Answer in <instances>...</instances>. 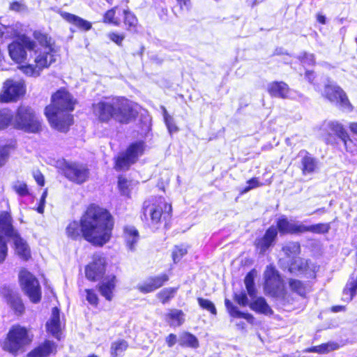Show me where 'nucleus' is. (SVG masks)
<instances>
[{
  "instance_id": "obj_1",
  "label": "nucleus",
  "mask_w": 357,
  "mask_h": 357,
  "mask_svg": "<svg viewBox=\"0 0 357 357\" xmlns=\"http://www.w3.org/2000/svg\"><path fill=\"white\" fill-rule=\"evenodd\" d=\"M32 36L33 40L25 33L15 34L8 45V52L24 75L36 77L55 62L54 41L41 30H34Z\"/></svg>"
},
{
  "instance_id": "obj_2",
  "label": "nucleus",
  "mask_w": 357,
  "mask_h": 357,
  "mask_svg": "<svg viewBox=\"0 0 357 357\" xmlns=\"http://www.w3.org/2000/svg\"><path fill=\"white\" fill-rule=\"evenodd\" d=\"M115 220L112 213L96 203L89 204L79 221H71L66 228L67 236L74 241L84 238L95 247H102L112 238Z\"/></svg>"
},
{
  "instance_id": "obj_3",
  "label": "nucleus",
  "mask_w": 357,
  "mask_h": 357,
  "mask_svg": "<svg viewBox=\"0 0 357 357\" xmlns=\"http://www.w3.org/2000/svg\"><path fill=\"white\" fill-rule=\"evenodd\" d=\"M96 120L101 123H109L112 120L121 125L135 121L139 115L141 106L121 96H109L91 105Z\"/></svg>"
},
{
  "instance_id": "obj_4",
  "label": "nucleus",
  "mask_w": 357,
  "mask_h": 357,
  "mask_svg": "<svg viewBox=\"0 0 357 357\" xmlns=\"http://www.w3.org/2000/svg\"><path fill=\"white\" fill-rule=\"evenodd\" d=\"M140 219L155 229L167 230L172 224V205L162 196L146 199L142 205Z\"/></svg>"
},
{
  "instance_id": "obj_5",
  "label": "nucleus",
  "mask_w": 357,
  "mask_h": 357,
  "mask_svg": "<svg viewBox=\"0 0 357 357\" xmlns=\"http://www.w3.org/2000/svg\"><path fill=\"white\" fill-rule=\"evenodd\" d=\"M91 261L84 267L85 277L92 282L100 281L96 286L97 289L105 300L111 301L116 287V276L111 274L104 278L107 271V261L103 253L96 252L91 255Z\"/></svg>"
},
{
  "instance_id": "obj_6",
  "label": "nucleus",
  "mask_w": 357,
  "mask_h": 357,
  "mask_svg": "<svg viewBox=\"0 0 357 357\" xmlns=\"http://www.w3.org/2000/svg\"><path fill=\"white\" fill-rule=\"evenodd\" d=\"M33 335L29 330L20 324H14L10 326L5 338L1 342V348L16 356L25 351L26 348L33 342Z\"/></svg>"
},
{
  "instance_id": "obj_7",
  "label": "nucleus",
  "mask_w": 357,
  "mask_h": 357,
  "mask_svg": "<svg viewBox=\"0 0 357 357\" xmlns=\"http://www.w3.org/2000/svg\"><path fill=\"white\" fill-rule=\"evenodd\" d=\"M102 22L114 26L123 25L126 31L137 33L140 26L138 19L129 8L115 6L107 10L102 15Z\"/></svg>"
},
{
  "instance_id": "obj_8",
  "label": "nucleus",
  "mask_w": 357,
  "mask_h": 357,
  "mask_svg": "<svg viewBox=\"0 0 357 357\" xmlns=\"http://www.w3.org/2000/svg\"><path fill=\"white\" fill-rule=\"evenodd\" d=\"M15 128L25 132L37 134L43 130V119L30 106L20 105L15 112Z\"/></svg>"
},
{
  "instance_id": "obj_9",
  "label": "nucleus",
  "mask_w": 357,
  "mask_h": 357,
  "mask_svg": "<svg viewBox=\"0 0 357 357\" xmlns=\"http://www.w3.org/2000/svg\"><path fill=\"white\" fill-rule=\"evenodd\" d=\"M145 150L144 141H137L128 145L126 151L114 158V169L117 171H128L135 164Z\"/></svg>"
},
{
  "instance_id": "obj_10",
  "label": "nucleus",
  "mask_w": 357,
  "mask_h": 357,
  "mask_svg": "<svg viewBox=\"0 0 357 357\" xmlns=\"http://www.w3.org/2000/svg\"><path fill=\"white\" fill-rule=\"evenodd\" d=\"M77 104L73 95L66 87H61L52 94L50 104L45 106L44 112L70 113Z\"/></svg>"
},
{
  "instance_id": "obj_11",
  "label": "nucleus",
  "mask_w": 357,
  "mask_h": 357,
  "mask_svg": "<svg viewBox=\"0 0 357 357\" xmlns=\"http://www.w3.org/2000/svg\"><path fill=\"white\" fill-rule=\"evenodd\" d=\"M19 283L22 290L33 303H38L42 299L41 287L38 280L25 268L20 271Z\"/></svg>"
},
{
  "instance_id": "obj_12",
  "label": "nucleus",
  "mask_w": 357,
  "mask_h": 357,
  "mask_svg": "<svg viewBox=\"0 0 357 357\" xmlns=\"http://www.w3.org/2000/svg\"><path fill=\"white\" fill-rule=\"evenodd\" d=\"M264 290L266 294L279 297L284 294V283L279 271L273 265H268L264 273Z\"/></svg>"
},
{
  "instance_id": "obj_13",
  "label": "nucleus",
  "mask_w": 357,
  "mask_h": 357,
  "mask_svg": "<svg viewBox=\"0 0 357 357\" xmlns=\"http://www.w3.org/2000/svg\"><path fill=\"white\" fill-rule=\"evenodd\" d=\"M0 296L6 303L12 314L20 317L24 314L26 306L20 294L8 284L0 286Z\"/></svg>"
},
{
  "instance_id": "obj_14",
  "label": "nucleus",
  "mask_w": 357,
  "mask_h": 357,
  "mask_svg": "<svg viewBox=\"0 0 357 357\" xmlns=\"http://www.w3.org/2000/svg\"><path fill=\"white\" fill-rule=\"evenodd\" d=\"M323 97L331 102L338 105L343 110L352 112L354 107L347 93L337 85L328 84L324 86Z\"/></svg>"
},
{
  "instance_id": "obj_15",
  "label": "nucleus",
  "mask_w": 357,
  "mask_h": 357,
  "mask_svg": "<svg viewBox=\"0 0 357 357\" xmlns=\"http://www.w3.org/2000/svg\"><path fill=\"white\" fill-rule=\"evenodd\" d=\"M63 176L70 181L82 184L89 177V169L86 165L79 162H66L62 168Z\"/></svg>"
},
{
  "instance_id": "obj_16",
  "label": "nucleus",
  "mask_w": 357,
  "mask_h": 357,
  "mask_svg": "<svg viewBox=\"0 0 357 357\" xmlns=\"http://www.w3.org/2000/svg\"><path fill=\"white\" fill-rule=\"evenodd\" d=\"M26 93V86L23 82L6 79L0 93L1 102H16Z\"/></svg>"
},
{
  "instance_id": "obj_17",
  "label": "nucleus",
  "mask_w": 357,
  "mask_h": 357,
  "mask_svg": "<svg viewBox=\"0 0 357 357\" xmlns=\"http://www.w3.org/2000/svg\"><path fill=\"white\" fill-rule=\"evenodd\" d=\"M44 114L51 127L61 132H67L74 123V116L70 113L44 112Z\"/></svg>"
},
{
  "instance_id": "obj_18",
  "label": "nucleus",
  "mask_w": 357,
  "mask_h": 357,
  "mask_svg": "<svg viewBox=\"0 0 357 357\" xmlns=\"http://www.w3.org/2000/svg\"><path fill=\"white\" fill-rule=\"evenodd\" d=\"M57 13L68 24L70 25L71 33L78 31L87 32L92 29V23L75 14L63 10H58Z\"/></svg>"
},
{
  "instance_id": "obj_19",
  "label": "nucleus",
  "mask_w": 357,
  "mask_h": 357,
  "mask_svg": "<svg viewBox=\"0 0 357 357\" xmlns=\"http://www.w3.org/2000/svg\"><path fill=\"white\" fill-rule=\"evenodd\" d=\"M328 128L340 139L347 152L352 155L357 153L356 144L350 137L349 133L341 123L337 121H331L328 123Z\"/></svg>"
},
{
  "instance_id": "obj_20",
  "label": "nucleus",
  "mask_w": 357,
  "mask_h": 357,
  "mask_svg": "<svg viewBox=\"0 0 357 357\" xmlns=\"http://www.w3.org/2000/svg\"><path fill=\"white\" fill-rule=\"evenodd\" d=\"M169 280L167 273L151 276L148 281L137 285V290L142 294H149L163 287Z\"/></svg>"
},
{
  "instance_id": "obj_21",
  "label": "nucleus",
  "mask_w": 357,
  "mask_h": 357,
  "mask_svg": "<svg viewBox=\"0 0 357 357\" xmlns=\"http://www.w3.org/2000/svg\"><path fill=\"white\" fill-rule=\"evenodd\" d=\"M274 226L278 234H280L281 236L302 234L303 224L292 223L286 215L278 218Z\"/></svg>"
},
{
  "instance_id": "obj_22",
  "label": "nucleus",
  "mask_w": 357,
  "mask_h": 357,
  "mask_svg": "<svg viewBox=\"0 0 357 357\" xmlns=\"http://www.w3.org/2000/svg\"><path fill=\"white\" fill-rule=\"evenodd\" d=\"M278 233L274 225L268 227L262 236L256 239L255 247L260 252H266L270 248L274 246L278 238Z\"/></svg>"
},
{
  "instance_id": "obj_23",
  "label": "nucleus",
  "mask_w": 357,
  "mask_h": 357,
  "mask_svg": "<svg viewBox=\"0 0 357 357\" xmlns=\"http://www.w3.org/2000/svg\"><path fill=\"white\" fill-rule=\"evenodd\" d=\"M16 234L19 233L13 226L10 211H0V236L13 238Z\"/></svg>"
},
{
  "instance_id": "obj_24",
  "label": "nucleus",
  "mask_w": 357,
  "mask_h": 357,
  "mask_svg": "<svg viewBox=\"0 0 357 357\" xmlns=\"http://www.w3.org/2000/svg\"><path fill=\"white\" fill-rule=\"evenodd\" d=\"M266 91L271 98L287 99L289 96L291 89L283 81H273L268 84Z\"/></svg>"
},
{
  "instance_id": "obj_25",
  "label": "nucleus",
  "mask_w": 357,
  "mask_h": 357,
  "mask_svg": "<svg viewBox=\"0 0 357 357\" xmlns=\"http://www.w3.org/2000/svg\"><path fill=\"white\" fill-rule=\"evenodd\" d=\"M56 353V344L49 340H45L27 354V357H48Z\"/></svg>"
},
{
  "instance_id": "obj_26",
  "label": "nucleus",
  "mask_w": 357,
  "mask_h": 357,
  "mask_svg": "<svg viewBox=\"0 0 357 357\" xmlns=\"http://www.w3.org/2000/svg\"><path fill=\"white\" fill-rule=\"evenodd\" d=\"M12 239L16 254L23 261H29L31 258V252L26 241L21 237L20 234H16Z\"/></svg>"
},
{
  "instance_id": "obj_27",
  "label": "nucleus",
  "mask_w": 357,
  "mask_h": 357,
  "mask_svg": "<svg viewBox=\"0 0 357 357\" xmlns=\"http://www.w3.org/2000/svg\"><path fill=\"white\" fill-rule=\"evenodd\" d=\"M47 332L56 338H59L61 333L60 311L57 307L52 309V316L49 321L46 324Z\"/></svg>"
},
{
  "instance_id": "obj_28",
  "label": "nucleus",
  "mask_w": 357,
  "mask_h": 357,
  "mask_svg": "<svg viewBox=\"0 0 357 357\" xmlns=\"http://www.w3.org/2000/svg\"><path fill=\"white\" fill-rule=\"evenodd\" d=\"M305 155L301 161V169L303 175H307L315 172L317 167V162L309 152L304 151Z\"/></svg>"
},
{
  "instance_id": "obj_29",
  "label": "nucleus",
  "mask_w": 357,
  "mask_h": 357,
  "mask_svg": "<svg viewBox=\"0 0 357 357\" xmlns=\"http://www.w3.org/2000/svg\"><path fill=\"white\" fill-rule=\"evenodd\" d=\"M342 294L346 298H342V301L349 303L357 294V275L356 276H350L349 280L342 289Z\"/></svg>"
},
{
  "instance_id": "obj_30",
  "label": "nucleus",
  "mask_w": 357,
  "mask_h": 357,
  "mask_svg": "<svg viewBox=\"0 0 357 357\" xmlns=\"http://www.w3.org/2000/svg\"><path fill=\"white\" fill-rule=\"evenodd\" d=\"M250 307L258 314L265 315H272L273 311L269 305L267 303L264 297L259 296L252 301L250 304Z\"/></svg>"
},
{
  "instance_id": "obj_31",
  "label": "nucleus",
  "mask_w": 357,
  "mask_h": 357,
  "mask_svg": "<svg viewBox=\"0 0 357 357\" xmlns=\"http://www.w3.org/2000/svg\"><path fill=\"white\" fill-rule=\"evenodd\" d=\"M123 234L126 246L133 250L139 238L138 230L134 227L127 226L123 229Z\"/></svg>"
},
{
  "instance_id": "obj_32",
  "label": "nucleus",
  "mask_w": 357,
  "mask_h": 357,
  "mask_svg": "<svg viewBox=\"0 0 357 357\" xmlns=\"http://www.w3.org/2000/svg\"><path fill=\"white\" fill-rule=\"evenodd\" d=\"M178 290V287H165L159 291L155 296L161 304L165 305L175 297Z\"/></svg>"
},
{
  "instance_id": "obj_33",
  "label": "nucleus",
  "mask_w": 357,
  "mask_h": 357,
  "mask_svg": "<svg viewBox=\"0 0 357 357\" xmlns=\"http://www.w3.org/2000/svg\"><path fill=\"white\" fill-rule=\"evenodd\" d=\"M179 345L183 348L197 349L199 347V342L195 335L185 331L180 336Z\"/></svg>"
},
{
  "instance_id": "obj_34",
  "label": "nucleus",
  "mask_w": 357,
  "mask_h": 357,
  "mask_svg": "<svg viewBox=\"0 0 357 357\" xmlns=\"http://www.w3.org/2000/svg\"><path fill=\"white\" fill-rule=\"evenodd\" d=\"M132 188V180L128 179L123 174H119L117 176V189L121 195L130 197Z\"/></svg>"
},
{
  "instance_id": "obj_35",
  "label": "nucleus",
  "mask_w": 357,
  "mask_h": 357,
  "mask_svg": "<svg viewBox=\"0 0 357 357\" xmlns=\"http://www.w3.org/2000/svg\"><path fill=\"white\" fill-rule=\"evenodd\" d=\"M331 229V224L329 222H319L311 225H303L302 234L311 232L317 234H328Z\"/></svg>"
},
{
  "instance_id": "obj_36",
  "label": "nucleus",
  "mask_w": 357,
  "mask_h": 357,
  "mask_svg": "<svg viewBox=\"0 0 357 357\" xmlns=\"http://www.w3.org/2000/svg\"><path fill=\"white\" fill-rule=\"evenodd\" d=\"M166 321L170 326H180L184 319V313L181 310L172 309L165 315Z\"/></svg>"
},
{
  "instance_id": "obj_37",
  "label": "nucleus",
  "mask_w": 357,
  "mask_h": 357,
  "mask_svg": "<svg viewBox=\"0 0 357 357\" xmlns=\"http://www.w3.org/2000/svg\"><path fill=\"white\" fill-rule=\"evenodd\" d=\"M309 268L307 260L301 258H294L291 260L288 270L290 273H304Z\"/></svg>"
},
{
  "instance_id": "obj_38",
  "label": "nucleus",
  "mask_w": 357,
  "mask_h": 357,
  "mask_svg": "<svg viewBox=\"0 0 357 357\" xmlns=\"http://www.w3.org/2000/svg\"><path fill=\"white\" fill-rule=\"evenodd\" d=\"M288 284L291 291L297 294L303 298H305L307 293V289L305 284L298 279L290 278Z\"/></svg>"
},
{
  "instance_id": "obj_39",
  "label": "nucleus",
  "mask_w": 357,
  "mask_h": 357,
  "mask_svg": "<svg viewBox=\"0 0 357 357\" xmlns=\"http://www.w3.org/2000/svg\"><path fill=\"white\" fill-rule=\"evenodd\" d=\"M255 270L252 269L246 274L244 278L247 292L252 298L255 297L257 294V290L255 287Z\"/></svg>"
},
{
  "instance_id": "obj_40",
  "label": "nucleus",
  "mask_w": 357,
  "mask_h": 357,
  "mask_svg": "<svg viewBox=\"0 0 357 357\" xmlns=\"http://www.w3.org/2000/svg\"><path fill=\"white\" fill-rule=\"evenodd\" d=\"M188 254V248L183 244L176 245L172 251V259L174 264H178Z\"/></svg>"
},
{
  "instance_id": "obj_41",
  "label": "nucleus",
  "mask_w": 357,
  "mask_h": 357,
  "mask_svg": "<svg viewBox=\"0 0 357 357\" xmlns=\"http://www.w3.org/2000/svg\"><path fill=\"white\" fill-rule=\"evenodd\" d=\"M13 119V112L8 109H0V130L7 128Z\"/></svg>"
},
{
  "instance_id": "obj_42",
  "label": "nucleus",
  "mask_w": 357,
  "mask_h": 357,
  "mask_svg": "<svg viewBox=\"0 0 357 357\" xmlns=\"http://www.w3.org/2000/svg\"><path fill=\"white\" fill-rule=\"evenodd\" d=\"M197 303L199 307L202 310L208 311L212 315H217V310L214 303L208 299H206L202 297L197 298Z\"/></svg>"
},
{
  "instance_id": "obj_43",
  "label": "nucleus",
  "mask_w": 357,
  "mask_h": 357,
  "mask_svg": "<svg viewBox=\"0 0 357 357\" xmlns=\"http://www.w3.org/2000/svg\"><path fill=\"white\" fill-rule=\"evenodd\" d=\"M86 294V300L93 307H97L99 305V297L93 288H89L84 290Z\"/></svg>"
},
{
  "instance_id": "obj_44",
  "label": "nucleus",
  "mask_w": 357,
  "mask_h": 357,
  "mask_svg": "<svg viewBox=\"0 0 357 357\" xmlns=\"http://www.w3.org/2000/svg\"><path fill=\"white\" fill-rule=\"evenodd\" d=\"M128 347V342L124 340H119L113 342L111 345V355L117 357L118 351H125Z\"/></svg>"
},
{
  "instance_id": "obj_45",
  "label": "nucleus",
  "mask_w": 357,
  "mask_h": 357,
  "mask_svg": "<svg viewBox=\"0 0 357 357\" xmlns=\"http://www.w3.org/2000/svg\"><path fill=\"white\" fill-rule=\"evenodd\" d=\"M164 121L168 129L169 133L176 132L178 131V128L176 126L172 116L168 114L167 110L164 108L163 110Z\"/></svg>"
},
{
  "instance_id": "obj_46",
  "label": "nucleus",
  "mask_w": 357,
  "mask_h": 357,
  "mask_svg": "<svg viewBox=\"0 0 357 357\" xmlns=\"http://www.w3.org/2000/svg\"><path fill=\"white\" fill-rule=\"evenodd\" d=\"M298 59L303 66H314L316 63L314 55L313 54H309L306 52H302L298 56Z\"/></svg>"
},
{
  "instance_id": "obj_47",
  "label": "nucleus",
  "mask_w": 357,
  "mask_h": 357,
  "mask_svg": "<svg viewBox=\"0 0 357 357\" xmlns=\"http://www.w3.org/2000/svg\"><path fill=\"white\" fill-rule=\"evenodd\" d=\"M248 185L241 190L240 194L243 195L252 189L262 186L264 183H261L259 181L257 177H252L247 181Z\"/></svg>"
},
{
  "instance_id": "obj_48",
  "label": "nucleus",
  "mask_w": 357,
  "mask_h": 357,
  "mask_svg": "<svg viewBox=\"0 0 357 357\" xmlns=\"http://www.w3.org/2000/svg\"><path fill=\"white\" fill-rule=\"evenodd\" d=\"M8 255V241L6 238L0 236V264L5 261Z\"/></svg>"
},
{
  "instance_id": "obj_49",
  "label": "nucleus",
  "mask_w": 357,
  "mask_h": 357,
  "mask_svg": "<svg viewBox=\"0 0 357 357\" xmlns=\"http://www.w3.org/2000/svg\"><path fill=\"white\" fill-rule=\"evenodd\" d=\"M225 305L229 315L234 318H239L243 312H241L229 299L225 300Z\"/></svg>"
},
{
  "instance_id": "obj_50",
  "label": "nucleus",
  "mask_w": 357,
  "mask_h": 357,
  "mask_svg": "<svg viewBox=\"0 0 357 357\" xmlns=\"http://www.w3.org/2000/svg\"><path fill=\"white\" fill-rule=\"evenodd\" d=\"M282 251L287 256L290 257L291 255L296 254L300 251V245L298 243H291L284 246Z\"/></svg>"
},
{
  "instance_id": "obj_51",
  "label": "nucleus",
  "mask_w": 357,
  "mask_h": 357,
  "mask_svg": "<svg viewBox=\"0 0 357 357\" xmlns=\"http://www.w3.org/2000/svg\"><path fill=\"white\" fill-rule=\"evenodd\" d=\"M108 38L116 44L118 46H122L123 40L125 39V35L123 33H119L115 31L110 32L108 34Z\"/></svg>"
},
{
  "instance_id": "obj_52",
  "label": "nucleus",
  "mask_w": 357,
  "mask_h": 357,
  "mask_svg": "<svg viewBox=\"0 0 357 357\" xmlns=\"http://www.w3.org/2000/svg\"><path fill=\"white\" fill-rule=\"evenodd\" d=\"M13 188L14 191L20 197H25L29 194L27 185L25 183H21L18 185H15Z\"/></svg>"
},
{
  "instance_id": "obj_53",
  "label": "nucleus",
  "mask_w": 357,
  "mask_h": 357,
  "mask_svg": "<svg viewBox=\"0 0 357 357\" xmlns=\"http://www.w3.org/2000/svg\"><path fill=\"white\" fill-rule=\"evenodd\" d=\"M234 299L241 306L245 307L248 305V296L245 291H241L240 294H235L234 295Z\"/></svg>"
},
{
  "instance_id": "obj_54",
  "label": "nucleus",
  "mask_w": 357,
  "mask_h": 357,
  "mask_svg": "<svg viewBox=\"0 0 357 357\" xmlns=\"http://www.w3.org/2000/svg\"><path fill=\"white\" fill-rule=\"evenodd\" d=\"M9 151L7 146H0V167L4 165L8 158Z\"/></svg>"
},
{
  "instance_id": "obj_55",
  "label": "nucleus",
  "mask_w": 357,
  "mask_h": 357,
  "mask_svg": "<svg viewBox=\"0 0 357 357\" xmlns=\"http://www.w3.org/2000/svg\"><path fill=\"white\" fill-rule=\"evenodd\" d=\"M324 142L327 145H331L333 146H337L338 145V142L336 137L329 132L325 135Z\"/></svg>"
},
{
  "instance_id": "obj_56",
  "label": "nucleus",
  "mask_w": 357,
  "mask_h": 357,
  "mask_svg": "<svg viewBox=\"0 0 357 357\" xmlns=\"http://www.w3.org/2000/svg\"><path fill=\"white\" fill-rule=\"evenodd\" d=\"M331 349H330V344H322L319 346L314 347L312 349V351H315L319 354H324L327 353L329 351H331Z\"/></svg>"
},
{
  "instance_id": "obj_57",
  "label": "nucleus",
  "mask_w": 357,
  "mask_h": 357,
  "mask_svg": "<svg viewBox=\"0 0 357 357\" xmlns=\"http://www.w3.org/2000/svg\"><path fill=\"white\" fill-rule=\"evenodd\" d=\"M177 341V336L174 333L169 334L166 338L165 342L168 346V347H172Z\"/></svg>"
},
{
  "instance_id": "obj_58",
  "label": "nucleus",
  "mask_w": 357,
  "mask_h": 357,
  "mask_svg": "<svg viewBox=\"0 0 357 357\" xmlns=\"http://www.w3.org/2000/svg\"><path fill=\"white\" fill-rule=\"evenodd\" d=\"M33 178L38 185L43 187L45 185V178L43 174L38 171L33 174Z\"/></svg>"
},
{
  "instance_id": "obj_59",
  "label": "nucleus",
  "mask_w": 357,
  "mask_h": 357,
  "mask_svg": "<svg viewBox=\"0 0 357 357\" xmlns=\"http://www.w3.org/2000/svg\"><path fill=\"white\" fill-rule=\"evenodd\" d=\"M316 75L314 70H306L305 73V78L311 84L315 80Z\"/></svg>"
},
{
  "instance_id": "obj_60",
  "label": "nucleus",
  "mask_w": 357,
  "mask_h": 357,
  "mask_svg": "<svg viewBox=\"0 0 357 357\" xmlns=\"http://www.w3.org/2000/svg\"><path fill=\"white\" fill-rule=\"evenodd\" d=\"M346 310H347V307L345 305H333L330 308V311L333 313L345 312Z\"/></svg>"
},
{
  "instance_id": "obj_61",
  "label": "nucleus",
  "mask_w": 357,
  "mask_h": 357,
  "mask_svg": "<svg viewBox=\"0 0 357 357\" xmlns=\"http://www.w3.org/2000/svg\"><path fill=\"white\" fill-rule=\"evenodd\" d=\"M241 314V316L239 318L245 319L250 324H253L255 318L252 314L248 313V312H242V314Z\"/></svg>"
},
{
  "instance_id": "obj_62",
  "label": "nucleus",
  "mask_w": 357,
  "mask_h": 357,
  "mask_svg": "<svg viewBox=\"0 0 357 357\" xmlns=\"http://www.w3.org/2000/svg\"><path fill=\"white\" fill-rule=\"evenodd\" d=\"M181 9L188 8L190 4V0H176Z\"/></svg>"
},
{
  "instance_id": "obj_63",
  "label": "nucleus",
  "mask_w": 357,
  "mask_h": 357,
  "mask_svg": "<svg viewBox=\"0 0 357 357\" xmlns=\"http://www.w3.org/2000/svg\"><path fill=\"white\" fill-rule=\"evenodd\" d=\"M10 9L15 11H20L21 9V4L18 1H14L10 3Z\"/></svg>"
},
{
  "instance_id": "obj_64",
  "label": "nucleus",
  "mask_w": 357,
  "mask_h": 357,
  "mask_svg": "<svg viewBox=\"0 0 357 357\" xmlns=\"http://www.w3.org/2000/svg\"><path fill=\"white\" fill-rule=\"evenodd\" d=\"M349 128L352 134L357 135V122H351Z\"/></svg>"
}]
</instances>
